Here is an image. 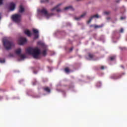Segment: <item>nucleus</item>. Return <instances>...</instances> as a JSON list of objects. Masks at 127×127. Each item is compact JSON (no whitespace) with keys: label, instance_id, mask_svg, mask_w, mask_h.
<instances>
[{"label":"nucleus","instance_id":"nucleus-29","mask_svg":"<svg viewBox=\"0 0 127 127\" xmlns=\"http://www.w3.org/2000/svg\"><path fill=\"white\" fill-rule=\"evenodd\" d=\"M70 51H72V48H71L70 50Z\"/></svg>","mask_w":127,"mask_h":127},{"label":"nucleus","instance_id":"nucleus-13","mask_svg":"<svg viewBox=\"0 0 127 127\" xmlns=\"http://www.w3.org/2000/svg\"><path fill=\"white\" fill-rule=\"evenodd\" d=\"M74 10V9L71 6H66L65 8H64V10L66 11V10Z\"/></svg>","mask_w":127,"mask_h":127},{"label":"nucleus","instance_id":"nucleus-33","mask_svg":"<svg viewBox=\"0 0 127 127\" xmlns=\"http://www.w3.org/2000/svg\"><path fill=\"white\" fill-rule=\"evenodd\" d=\"M0 18H1V17H0Z\"/></svg>","mask_w":127,"mask_h":127},{"label":"nucleus","instance_id":"nucleus-24","mask_svg":"<svg viewBox=\"0 0 127 127\" xmlns=\"http://www.w3.org/2000/svg\"><path fill=\"white\" fill-rule=\"evenodd\" d=\"M124 32V29L123 28H121V33H123Z\"/></svg>","mask_w":127,"mask_h":127},{"label":"nucleus","instance_id":"nucleus-28","mask_svg":"<svg viewBox=\"0 0 127 127\" xmlns=\"http://www.w3.org/2000/svg\"><path fill=\"white\" fill-rule=\"evenodd\" d=\"M45 2V1H44V0H41V3H42V2Z\"/></svg>","mask_w":127,"mask_h":127},{"label":"nucleus","instance_id":"nucleus-4","mask_svg":"<svg viewBox=\"0 0 127 127\" xmlns=\"http://www.w3.org/2000/svg\"><path fill=\"white\" fill-rule=\"evenodd\" d=\"M12 19L16 23H19L21 21V15L19 14H14L12 15Z\"/></svg>","mask_w":127,"mask_h":127},{"label":"nucleus","instance_id":"nucleus-22","mask_svg":"<svg viewBox=\"0 0 127 127\" xmlns=\"http://www.w3.org/2000/svg\"><path fill=\"white\" fill-rule=\"evenodd\" d=\"M88 57H89L90 59H92L93 58V56L91 54H89V55H88Z\"/></svg>","mask_w":127,"mask_h":127},{"label":"nucleus","instance_id":"nucleus-18","mask_svg":"<svg viewBox=\"0 0 127 127\" xmlns=\"http://www.w3.org/2000/svg\"><path fill=\"white\" fill-rule=\"evenodd\" d=\"M43 55H44V56L47 55V50H45L44 52H43Z\"/></svg>","mask_w":127,"mask_h":127},{"label":"nucleus","instance_id":"nucleus-10","mask_svg":"<svg viewBox=\"0 0 127 127\" xmlns=\"http://www.w3.org/2000/svg\"><path fill=\"white\" fill-rule=\"evenodd\" d=\"M15 4L13 3H10L9 5V8L10 9V11H13L14 10V9L15 8Z\"/></svg>","mask_w":127,"mask_h":127},{"label":"nucleus","instance_id":"nucleus-21","mask_svg":"<svg viewBox=\"0 0 127 127\" xmlns=\"http://www.w3.org/2000/svg\"><path fill=\"white\" fill-rule=\"evenodd\" d=\"M110 12L109 11H105L104 12V14L105 15H109Z\"/></svg>","mask_w":127,"mask_h":127},{"label":"nucleus","instance_id":"nucleus-7","mask_svg":"<svg viewBox=\"0 0 127 127\" xmlns=\"http://www.w3.org/2000/svg\"><path fill=\"white\" fill-rule=\"evenodd\" d=\"M27 42V39L25 38L20 37L19 40V44L20 45H23Z\"/></svg>","mask_w":127,"mask_h":127},{"label":"nucleus","instance_id":"nucleus-9","mask_svg":"<svg viewBox=\"0 0 127 127\" xmlns=\"http://www.w3.org/2000/svg\"><path fill=\"white\" fill-rule=\"evenodd\" d=\"M32 31L34 33V39H37L39 37L38 30L36 29H33Z\"/></svg>","mask_w":127,"mask_h":127},{"label":"nucleus","instance_id":"nucleus-34","mask_svg":"<svg viewBox=\"0 0 127 127\" xmlns=\"http://www.w3.org/2000/svg\"><path fill=\"white\" fill-rule=\"evenodd\" d=\"M99 86H98V85H97V87H99Z\"/></svg>","mask_w":127,"mask_h":127},{"label":"nucleus","instance_id":"nucleus-17","mask_svg":"<svg viewBox=\"0 0 127 127\" xmlns=\"http://www.w3.org/2000/svg\"><path fill=\"white\" fill-rule=\"evenodd\" d=\"M44 90L46 92H47L48 93H50V89L48 87L45 88Z\"/></svg>","mask_w":127,"mask_h":127},{"label":"nucleus","instance_id":"nucleus-3","mask_svg":"<svg viewBox=\"0 0 127 127\" xmlns=\"http://www.w3.org/2000/svg\"><path fill=\"white\" fill-rule=\"evenodd\" d=\"M38 16H39V14H41L42 15H43L47 19H49L53 15V14H49L47 12V9L45 8L42 9L41 10H40L39 9H38Z\"/></svg>","mask_w":127,"mask_h":127},{"label":"nucleus","instance_id":"nucleus-30","mask_svg":"<svg viewBox=\"0 0 127 127\" xmlns=\"http://www.w3.org/2000/svg\"><path fill=\"white\" fill-rule=\"evenodd\" d=\"M121 67H122L123 68H124V66H123V65H121Z\"/></svg>","mask_w":127,"mask_h":127},{"label":"nucleus","instance_id":"nucleus-32","mask_svg":"<svg viewBox=\"0 0 127 127\" xmlns=\"http://www.w3.org/2000/svg\"><path fill=\"white\" fill-rule=\"evenodd\" d=\"M34 74H36V72H34Z\"/></svg>","mask_w":127,"mask_h":127},{"label":"nucleus","instance_id":"nucleus-31","mask_svg":"<svg viewBox=\"0 0 127 127\" xmlns=\"http://www.w3.org/2000/svg\"><path fill=\"white\" fill-rule=\"evenodd\" d=\"M38 45H40V42H38Z\"/></svg>","mask_w":127,"mask_h":127},{"label":"nucleus","instance_id":"nucleus-14","mask_svg":"<svg viewBox=\"0 0 127 127\" xmlns=\"http://www.w3.org/2000/svg\"><path fill=\"white\" fill-rule=\"evenodd\" d=\"M24 9L23 6H22V5H20L19 12L22 13L24 12Z\"/></svg>","mask_w":127,"mask_h":127},{"label":"nucleus","instance_id":"nucleus-25","mask_svg":"<svg viewBox=\"0 0 127 127\" xmlns=\"http://www.w3.org/2000/svg\"><path fill=\"white\" fill-rule=\"evenodd\" d=\"M125 18H126L125 17H121V20H124V19H125Z\"/></svg>","mask_w":127,"mask_h":127},{"label":"nucleus","instance_id":"nucleus-2","mask_svg":"<svg viewBox=\"0 0 127 127\" xmlns=\"http://www.w3.org/2000/svg\"><path fill=\"white\" fill-rule=\"evenodd\" d=\"M2 43H3L4 47L7 50H10L11 47L14 46V43L10 41V39L8 37H4L2 39Z\"/></svg>","mask_w":127,"mask_h":127},{"label":"nucleus","instance_id":"nucleus-12","mask_svg":"<svg viewBox=\"0 0 127 127\" xmlns=\"http://www.w3.org/2000/svg\"><path fill=\"white\" fill-rule=\"evenodd\" d=\"M24 32V34H25V35H27V36L28 37H30L31 35V33L28 29H25Z\"/></svg>","mask_w":127,"mask_h":127},{"label":"nucleus","instance_id":"nucleus-23","mask_svg":"<svg viewBox=\"0 0 127 127\" xmlns=\"http://www.w3.org/2000/svg\"><path fill=\"white\" fill-rule=\"evenodd\" d=\"M3 0H0V5L3 4Z\"/></svg>","mask_w":127,"mask_h":127},{"label":"nucleus","instance_id":"nucleus-20","mask_svg":"<svg viewBox=\"0 0 127 127\" xmlns=\"http://www.w3.org/2000/svg\"><path fill=\"white\" fill-rule=\"evenodd\" d=\"M94 28H98L101 27V26H98V25H94Z\"/></svg>","mask_w":127,"mask_h":127},{"label":"nucleus","instance_id":"nucleus-16","mask_svg":"<svg viewBox=\"0 0 127 127\" xmlns=\"http://www.w3.org/2000/svg\"><path fill=\"white\" fill-rule=\"evenodd\" d=\"M115 59H116V56H113V57H110V61H114Z\"/></svg>","mask_w":127,"mask_h":127},{"label":"nucleus","instance_id":"nucleus-6","mask_svg":"<svg viewBox=\"0 0 127 127\" xmlns=\"http://www.w3.org/2000/svg\"><path fill=\"white\" fill-rule=\"evenodd\" d=\"M62 5L61 3L57 4L55 7L52 9V11H56L57 12H61V10L60 9V6Z\"/></svg>","mask_w":127,"mask_h":127},{"label":"nucleus","instance_id":"nucleus-5","mask_svg":"<svg viewBox=\"0 0 127 127\" xmlns=\"http://www.w3.org/2000/svg\"><path fill=\"white\" fill-rule=\"evenodd\" d=\"M21 52V50L20 48H18L15 51V53H16V55H19L21 60H23L26 58V56H25V55H20Z\"/></svg>","mask_w":127,"mask_h":127},{"label":"nucleus","instance_id":"nucleus-11","mask_svg":"<svg viewBox=\"0 0 127 127\" xmlns=\"http://www.w3.org/2000/svg\"><path fill=\"white\" fill-rule=\"evenodd\" d=\"M100 17V16L98 14H96V15H93L92 17H91V19H90L89 20H88V21H87V23L88 24H89L90 23L91 21H92V19L94 18H99Z\"/></svg>","mask_w":127,"mask_h":127},{"label":"nucleus","instance_id":"nucleus-1","mask_svg":"<svg viewBox=\"0 0 127 127\" xmlns=\"http://www.w3.org/2000/svg\"><path fill=\"white\" fill-rule=\"evenodd\" d=\"M27 54L32 55L36 59H39L41 55V51L38 47L28 48L26 50Z\"/></svg>","mask_w":127,"mask_h":127},{"label":"nucleus","instance_id":"nucleus-26","mask_svg":"<svg viewBox=\"0 0 127 127\" xmlns=\"http://www.w3.org/2000/svg\"><path fill=\"white\" fill-rule=\"evenodd\" d=\"M101 69L103 70L104 69V66H102V67H101Z\"/></svg>","mask_w":127,"mask_h":127},{"label":"nucleus","instance_id":"nucleus-19","mask_svg":"<svg viewBox=\"0 0 127 127\" xmlns=\"http://www.w3.org/2000/svg\"><path fill=\"white\" fill-rule=\"evenodd\" d=\"M0 64H4L5 63L4 59H0Z\"/></svg>","mask_w":127,"mask_h":127},{"label":"nucleus","instance_id":"nucleus-15","mask_svg":"<svg viewBox=\"0 0 127 127\" xmlns=\"http://www.w3.org/2000/svg\"><path fill=\"white\" fill-rule=\"evenodd\" d=\"M64 71L66 73H68L70 72V70L69 69L68 67H66L65 69H64Z\"/></svg>","mask_w":127,"mask_h":127},{"label":"nucleus","instance_id":"nucleus-27","mask_svg":"<svg viewBox=\"0 0 127 127\" xmlns=\"http://www.w3.org/2000/svg\"><path fill=\"white\" fill-rule=\"evenodd\" d=\"M111 78L112 79H116V77H114V76H111Z\"/></svg>","mask_w":127,"mask_h":127},{"label":"nucleus","instance_id":"nucleus-8","mask_svg":"<svg viewBox=\"0 0 127 127\" xmlns=\"http://www.w3.org/2000/svg\"><path fill=\"white\" fill-rule=\"evenodd\" d=\"M87 14V12H84L82 14H81V15H80V17H74V20H76L77 21H79L82 18H84Z\"/></svg>","mask_w":127,"mask_h":127}]
</instances>
